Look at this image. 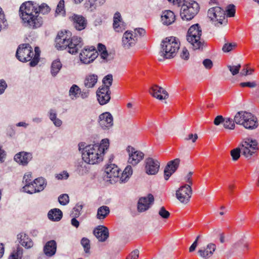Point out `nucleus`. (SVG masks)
I'll use <instances>...</instances> for the list:
<instances>
[{
    "label": "nucleus",
    "instance_id": "1",
    "mask_svg": "<svg viewBox=\"0 0 259 259\" xmlns=\"http://www.w3.org/2000/svg\"><path fill=\"white\" fill-rule=\"evenodd\" d=\"M51 10L50 7L45 3L38 6L36 3L28 1L23 3L20 7V15L25 26L31 29L40 27L43 20L39 13L46 14Z\"/></svg>",
    "mask_w": 259,
    "mask_h": 259
},
{
    "label": "nucleus",
    "instance_id": "2",
    "mask_svg": "<svg viewBox=\"0 0 259 259\" xmlns=\"http://www.w3.org/2000/svg\"><path fill=\"white\" fill-rule=\"evenodd\" d=\"M71 36L69 31L59 32L56 38V47L58 49H67L68 53L71 54H76L82 47L83 42L80 37Z\"/></svg>",
    "mask_w": 259,
    "mask_h": 259
},
{
    "label": "nucleus",
    "instance_id": "3",
    "mask_svg": "<svg viewBox=\"0 0 259 259\" xmlns=\"http://www.w3.org/2000/svg\"><path fill=\"white\" fill-rule=\"evenodd\" d=\"M109 146V141L107 139L102 140L100 145L96 144L87 145L85 151L82 152V159L90 164L100 162L102 161L103 155Z\"/></svg>",
    "mask_w": 259,
    "mask_h": 259
},
{
    "label": "nucleus",
    "instance_id": "4",
    "mask_svg": "<svg viewBox=\"0 0 259 259\" xmlns=\"http://www.w3.org/2000/svg\"><path fill=\"white\" fill-rule=\"evenodd\" d=\"M180 43L175 37H166L161 44V50L159 55V61L174 58L180 49Z\"/></svg>",
    "mask_w": 259,
    "mask_h": 259
},
{
    "label": "nucleus",
    "instance_id": "5",
    "mask_svg": "<svg viewBox=\"0 0 259 259\" xmlns=\"http://www.w3.org/2000/svg\"><path fill=\"white\" fill-rule=\"evenodd\" d=\"M202 30L198 24L192 25L188 30L187 40L194 50L203 49L204 41L201 38Z\"/></svg>",
    "mask_w": 259,
    "mask_h": 259
},
{
    "label": "nucleus",
    "instance_id": "6",
    "mask_svg": "<svg viewBox=\"0 0 259 259\" xmlns=\"http://www.w3.org/2000/svg\"><path fill=\"white\" fill-rule=\"evenodd\" d=\"M258 143L256 140L251 137L244 138L240 146L242 148V154L247 159L257 155L259 149Z\"/></svg>",
    "mask_w": 259,
    "mask_h": 259
},
{
    "label": "nucleus",
    "instance_id": "7",
    "mask_svg": "<svg viewBox=\"0 0 259 259\" xmlns=\"http://www.w3.org/2000/svg\"><path fill=\"white\" fill-rule=\"evenodd\" d=\"M198 4L194 1L186 2L181 9L180 16L183 20H192L199 11Z\"/></svg>",
    "mask_w": 259,
    "mask_h": 259
},
{
    "label": "nucleus",
    "instance_id": "8",
    "mask_svg": "<svg viewBox=\"0 0 259 259\" xmlns=\"http://www.w3.org/2000/svg\"><path fill=\"white\" fill-rule=\"evenodd\" d=\"M208 17L213 23L215 26L227 23L225 11L220 7H213L210 8L207 12Z\"/></svg>",
    "mask_w": 259,
    "mask_h": 259
},
{
    "label": "nucleus",
    "instance_id": "9",
    "mask_svg": "<svg viewBox=\"0 0 259 259\" xmlns=\"http://www.w3.org/2000/svg\"><path fill=\"white\" fill-rule=\"evenodd\" d=\"M33 55V49L30 45L28 44H23L18 47L16 56L20 61L26 62L31 61Z\"/></svg>",
    "mask_w": 259,
    "mask_h": 259
},
{
    "label": "nucleus",
    "instance_id": "10",
    "mask_svg": "<svg viewBox=\"0 0 259 259\" xmlns=\"http://www.w3.org/2000/svg\"><path fill=\"white\" fill-rule=\"evenodd\" d=\"M98 55L99 53L95 47H85L79 54V58L81 62L88 64L93 62Z\"/></svg>",
    "mask_w": 259,
    "mask_h": 259
},
{
    "label": "nucleus",
    "instance_id": "11",
    "mask_svg": "<svg viewBox=\"0 0 259 259\" xmlns=\"http://www.w3.org/2000/svg\"><path fill=\"white\" fill-rule=\"evenodd\" d=\"M192 188L190 185H184L176 191L177 198L183 203H187L191 197Z\"/></svg>",
    "mask_w": 259,
    "mask_h": 259
},
{
    "label": "nucleus",
    "instance_id": "12",
    "mask_svg": "<svg viewBox=\"0 0 259 259\" xmlns=\"http://www.w3.org/2000/svg\"><path fill=\"white\" fill-rule=\"evenodd\" d=\"M126 151L128 155V163L129 164L136 165L144 158V154L133 147L128 146L126 148Z\"/></svg>",
    "mask_w": 259,
    "mask_h": 259
},
{
    "label": "nucleus",
    "instance_id": "13",
    "mask_svg": "<svg viewBox=\"0 0 259 259\" xmlns=\"http://www.w3.org/2000/svg\"><path fill=\"white\" fill-rule=\"evenodd\" d=\"M145 170L148 175H155L158 173L160 168V162L151 157L145 160Z\"/></svg>",
    "mask_w": 259,
    "mask_h": 259
},
{
    "label": "nucleus",
    "instance_id": "14",
    "mask_svg": "<svg viewBox=\"0 0 259 259\" xmlns=\"http://www.w3.org/2000/svg\"><path fill=\"white\" fill-rule=\"evenodd\" d=\"M105 173L104 179L112 183V181L115 182V179L118 178L119 169L115 164H110L105 168Z\"/></svg>",
    "mask_w": 259,
    "mask_h": 259
},
{
    "label": "nucleus",
    "instance_id": "15",
    "mask_svg": "<svg viewBox=\"0 0 259 259\" xmlns=\"http://www.w3.org/2000/svg\"><path fill=\"white\" fill-rule=\"evenodd\" d=\"M98 122L103 130H109L113 125V116L109 112H104L99 115Z\"/></svg>",
    "mask_w": 259,
    "mask_h": 259
},
{
    "label": "nucleus",
    "instance_id": "16",
    "mask_svg": "<svg viewBox=\"0 0 259 259\" xmlns=\"http://www.w3.org/2000/svg\"><path fill=\"white\" fill-rule=\"evenodd\" d=\"M180 162V159L176 158L169 161L167 163L164 170V176L165 180H168L169 177L177 170Z\"/></svg>",
    "mask_w": 259,
    "mask_h": 259
},
{
    "label": "nucleus",
    "instance_id": "17",
    "mask_svg": "<svg viewBox=\"0 0 259 259\" xmlns=\"http://www.w3.org/2000/svg\"><path fill=\"white\" fill-rule=\"evenodd\" d=\"M154 200V197L151 194H148L147 197L140 198L138 203V211L144 212L148 210L153 203Z\"/></svg>",
    "mask_w": 259,
    "mask_h": 259
},
{
    "label": "nucleus",
    "instance_id": "18",
    "mask_svg": "<svg viewBox=\"0 0 259 259\" xmlns=\"http://www.w3.org/2000/svg\"><path fill=\"white\" fill-rule=\"evenodd\" d=\"M149 93L154 98L162 100L168 98L169 95L167 91L162 87L157 85H153L149 90Z\"/></svg>",
    "mask_w": 259,
    "mask_h": 259
},
{
    "label": "nucleus",
    "instance_id": "19",
    "mask_svg": "<svg viewBox=\"0 0 259 259\" xmlns=\"http://www.w3.org/2000/svg\"><path fill=\"white\" fill-rule=\"evenodd\" d=\"M110 88H99L97 91V96L99 103L102 105L107 104L110 99Z\"/></svg>",
    "mask_w": 259,
    "mask_h": 259
},
{
    "label": "nucleus",
    "instance_id": "20",
    "mask_svg": "<svg viewBox=\"0 0 259 259\" xmlns=\"http://www.w3.org/2000/svg\"><path fill=\"white\" fill-rule=\"evenodd\" d=\"M257 119L250 113H246L244 114L243 117V121H242V125L247 129H253L257 127Z\"/></svg>",
    "mask_w": 259,
    "mask_h": 259
},
{
    "label": "nucleus",
    "instance_id": "21",
    "mask_svg": "<svg viewBox=\"0 0 259 259\" xmlns=\"http://www.w3.org/2000/svg\"><path fill=\"white\" fill-rule=\"evenodd\" d=\"M216 249V245L212 243H208L206 247H202L198 250L199 256L204 258L208 259L210 258L213 254Z\"/></svg>",
    "mask_w": 259,
    "mask_h": 259
},
{
    "label": "nucleus",
    "instance_id": "22",
    "mask_svg": "<svg viewBox=\"0 0 259 259\" xmlns=\"http://www.w3.org/2000/svg\"><path fill=\"white\" fill-rule=\"evenodd\" d=\"M94 234L99 241H105L109 237V231L104 226H98L94 230Z\"/></svg>",
    "mask_w": 259,
    "mask_h": 259
},
{
    "label": "nucleus",
    "instance_id": "23",
    "mask_svg": "<svg viewBox=\"0 0 259 259\" xmlns=\"http://www.w3.org/2000/svg\"><path fill=\"white\" fill-rule=\"evenodd\" d=\"M136 36L131 32L126 31L123 35L122 44L125 49H129L136 43Z\"/></svg>",
    "mask_w": 259,
    "mask_h": 259
},
{
    "label": "nucleus",
    "instance_id": "24",
    "mask_svg": "<svg viewBox=\"0 0 259 259\" xmlns=\"http://www.w3.org/2000/svg\"><path fill=\"white\" fill-rule=\"evenodd\" d=\"M32 158L31 153L26 152H20L16 154L14 156L16 162L22 165H26Z\"/></svg>",
    "mask_w": 259,
    "mask_h": 259
},
{
    "label": "nucleus",
    "instance_id": "25",
    "mask_svg": "<svg viewBox=\"0 0 259 259\" xmlns=\"http://www.w3.org/2000/svg\"><path fill=\"white\" fill-rule=\"evenodd\" d=\"M71 20L74 27L77 30H82L87 26V21L82 16L74 14L72 16Z\"/></svg>",
    "mask_w": 259,
    "mask_h": 259
},
{
    "label": "nucleus",
    "instance_id": "26",
    "mask_svg": "<svg viewBox=\"0 0 259 259\" xmlns=\"http://www.w3.org/2000/svg\"><path fill=\"white\" fill-rule=\"evenodd\" d=\"M113 28L117 32H122L125 29V25L121 20V15L119 12H116L113 18Z\"/></svg>",
    "mask_w": 259,
    "mask_h": 259
},
{
    "label": "nucleus",
    "instance_id": "27",
    "mask_svg": "<svg viewBox=\"0 0 259 259\" xmlns=\"http://www.w3.org/2000/svg\"><path fill=\"white\" fill-rule=\"evenodd\" d=\"M57 243L54 240H50L48 241L44 247V252L45 254L48 256H52L56 252Z\"/></svg>",
    "mask_w": 259,
    "mask_h": 259
},
{
    "label": "nucleus",
    "instance_id": "28",
    "mask_svg": "<svg viewBox=\"0 0 259 259\" xmlns=\"http://www.w3.org/2000/svg\"><path fill=\"white\" fill-rule=\"evenodd\" d=\"M161 21L164 25H169L174 22L175 15L173 12L170 10H165L161 15Z\"/></svg>",
    "mask_w": 259,
    "mask_h": 259
},
{
    "label": "nucleus",
    "instance_id": "29",
    "mask_svg": "<svg viewBox=\"0 0 259 259\" xmlns=\"http://www.w3.org/2000/svg\"><path fill=\"white\" fill-rule=\"evenodd\" d=\"M19 243L26 248H30L33 246V242L26 234L21 233L17 235Z\"/></svg>",
    "mask_w": 259,
    "mask_h": 259
},
{
    "label": "nucleus",
    "instance_id": "30",
    "mask_svg": "<svg viewBox=\"0 0 259 259\" xmlns=\"http://www.w3.org/2000/svg\"><path fill=\"white\" fill-rule=\"evenodd\" d=\"M98 79V75L95 74L88 75L84 80V85L87 88H93L95 87Z\"/></svg>",
    "mask_w": 259,
    "mask_h": 259
},
{
    "label": "nucleus",
    "instance_id": "31",
    "mask_svg": "<svg viewBox=\"0 0 259 259\" xmlns=\"http://www.w3.org/2000/svg\"><path fill=\"white\" fill-rule=\"evenodd\" d=\"M48 217L52 221H59L62 218V212L58 208H54L49 211Z\"/></svg>",
    "mask_w": 259,
    "mask_h": 259
},
{
    "label": "nucleus",
    "instance_id": "32",
    "mask_svg": "<svg viewBox=\"0 0 259 259\" xmlns=\"http://www.w3.org/2000/svg\"><path fill=\"white\" fill-rule=\"evenodd\" d=\"M110 213V209L107 206H102L98 208L96 217L99 220L104 219Z\"/></svg>",
    "mask_w": 259,
    "mask_h": 259
},
{
    "label": "nucleus",
    "instance_id": "33",
    "mask_svg": "<svg viewBox=\"0 0 259 259\" xmlns=\"http://www.w3.org/2000/svg\"><path fill=\"white\" fill-rule=\"evenodd\" d=\"M133 174L132 167L131 165H127L122 173L119 178L121 183L126 182Z\"/></svg>",
    "mask_w": 259,
    "mask_h": 259
},
{
    "label": "nucleus",
    "instance_id": "34",
    "mask_svg": "<svg viewBox=\"0 0 259 259\" xmlns=\"http://www.w3.org/2000/svg\"><path fill=\"white\" fill-rule=\"evenodd\" d=\"M88 164L82 159V160L78 162L76 170L79 175H83L89 172V167L87 165Z\"/></svg>",
    "mask_w": 259,
    "mask_h": 259
},
{
    "label": "nucleus",
    "instance_id": "35",
    "mask_svg": "<svg viewBox=\"0 0 259 259\" xmlns=\"http://www.w3.org/2000/svg\"><path fill=\"white\" fill-rule=\"evenodd\" d=\"M62 68V63L58 59L54 60L51 65V73L53 76H56Z\"/></svg>",
    "mask_w": 259,
    "mask_h": 259
},
{
    "label": "nucleus",
    "instance_id": "36",
    "mask_svg": "<svg viewBox=\"0 0 259 259\" xmlns=\"http://www.w3.org/2000/svg\"><path fill=\"white\" fill-rule=\"evenodd\" d=\"M33 183L35 184L38 192L42 191L47 185L45 179L41 177L35 179L33 180Z\"/></svg>",
    "mask_w": 259,
    "mask_h": 259
},
{
    "label": "nucleus",
    "instance_id": "37",
    "mask_svg": "<svg viewBox=\"0 0 259 259\" xmlns=\"http://www.w3.org/2000/svg\"><path fill=\"white\" fill-rule=\"evenodd\" d=\"M22 190L23 191L31 194L38 192L37 189H36L35 185L33 183V181L29 183V184H24Z\"/></svg>",
    "mask_w": 259,
    "mask_h": 259
},
{
    "label": "nucleus",
    "instance_id": "38",
    "mask_svg": "<svg viewBox=\"0 0 259 259\" xmlns=\"http://www.w3.org/2000/svg\"><path fill=\"white\" fill-rule=\"evenodd\" d=\"M40 51L38 47L34 48V53L32 57V60L30 62L29 65L31 67L35 66L39 60Z\"/></svg>",
    "mask_w": 259,
    "mask_h": 259
},
{
    "label": "nucleus",
    "instance_id": "39",
    "mask_svg": "<svg viewBox=\"0 0 259 259\" xmlns=\"http://www.w3.org/2000/svg\"><path fill=\"white\" fill-rule=\"evenodd\" d=\"M23 255V249L18 247L9 256V259H21Z\"/></svg>",
    "mask_w": 259,
    "mask_h": 259
},
{
    "label": "nucleus",
    "instance_id": "40",
    "mask_svg": "<svg viewBox=\"0 0 259 259\" xmlns=\"http://www.w3.org/2000/svg\"><path fill=\"white\" fill-rule=\"evenodd\" d=\"M97 5V3H95V0H85L84 4L85 8L91 12L96 9Z\"/></svg>",
    "mask_w": 259,
    "mask_h": 259
},
{
    "label": "nucleus",
    "instance_id": "41",
    "mask_svg": "<svg viewBox=\"0 0 259 259\" xmlns=\"http://www.w3.org/2000/svg\"><path fill=\"white\" fill-rule=\"evenodd\" d=\"M80 89L76 84H73L69 90V95L73 96L71 98L72 99L74 98L76 99L78 97V94H79Z\"/></svg>",
    "mask_w": 259,
    "mask_h": 259
},
{
    "label": "nucleus",
    "instance_id": "42",
    "mask_svg": "<svg viewBox=\"0 0 259 259\" xmlns=\"http://www.w3.org/2000/svg\"><path fill=\"white\" fill-rule=\"evenodd\" d=\"M223 126L225 128L229 130H233L235 126L233 119L229 117L225 118Z\"/></svg>",
    "mask_w": 259,
    "mask_h": 259
},
{
    "label": "nucleus",
    "instance_id": "43",
    "mask_svg": "<svg viewBox=\"0 0 259 259\" xmlns=\"http://www.w3.org/2000/svg\"><path fill=\"white\" fill-rule=\"evenodd\" d=\"M225 13L228 17H234L236 12V7L233 4H230L226 7Z\"/></svg>",
    "mask_w": 259,
    "mask_h": 259
},
{
    "label": "nucleus",
    "instance_id": "44",
    "mask_svg": "<svg viewBox=\"0 0 259 259\" xmlns=\"http://www.w3.org/2000/svg\"><path fill=\"white\" fill-rule=\"evenodd\" d=\"M240 153H242V148L240 146L239 147L231 150V155L232 157L233 160L236 161L238 160L240 156Z\"/></svg>",
    "mask_w": 259,
    "mask_h": 259
},
{
    "label": "nucleus",
    "instance_id": "45",
    "mask_svg": "<svg viewBox=\"0 0 259 259\" xmlns=\"http://www.w3.org/2000/svg\"><path fill=\"white\" fill-rule=\"evenodd\" d=\"M246 113V112L243 111L238 112L234 116V118L233 119L234 123L235 122L236 124L242 125V121H243L244 115Z\"/></svg>",
    "mask_w": 259,
    "mask_h": 259
},
{
    "label": "nucleus",
    "instance_id": "46",
    "mask_svg": "<svg viewBox=\"0 0 259 259\" xmlns=\"http://www.w3.org/2000/svg\"><path fill=\"white\" fill-rule=\"evenodd\" d=\"M113 80L112 75L111 74H108L105 76L103 79V85L102 87H107L110 88L112 85Z\"/></svg>",
    "mask_w": 259,
    "mask_h": 259
},
{
    "label": "nucleus",
    "instance_id": "47",
    "mask_svg": "<svg viewBox=\"0 0 259 259\" xmlns=\"http://www.w3.org/2000/svg\"><path fill=\"white\" fill-rule=\"evenodd\" d=\"M81 244L84 248L85 252L88 253L90 249V241L89 239L83 237L81 240Z\"/></svg>",
    "mask_w": 259,
    "mask_h": 259
},
{
    "label": "nucleus",
    "instance_id": "48",
    "mask_svg": "<svg viewBox=\"0 0 259 259\" xmlns=\"http://www.w3.org/2000/svg\"><path fill=\"white\" fill-rule=\"evenodd\" d=\"M158 214L163 219H167L170 217V213L163 206L160 208L158 211Z\"/></svg>",
    "mask_w": 259,
    "mask_h": 259
},
{
    "label": "nucleus",
    "instance_id": "49",
    "mask_svg": "<svg viewBox=\"0 0 259 259\" xmlns=\"http://www.w3.org/2000/svg\"><path fill=\"white\" fill-rule=\"evenodd\" d=\"M227 67L231 72V74L233 75H235L239 73L241 68V65L238 64L237 65H228Z\"/></svg>",
    "mask_w": 259,
    "mask_h": 259
},
{
    "label": "nucleus",
    "instance_id": "50",
    "mask_svg": "<svg viewBox=\"0 0 259 259\" xmlns=\"http://www.w3.org/2000/svg\"><path fill=\"white\" fill-rule=\"evenodd\" d=\"M65 13L64 10V1L60 0L57 5L56 10V14H64Z\"/></svg>",
    "mask_w": 259,
    "mask_h": 259
},
{
    "label": "nucleus",
    "instance_id": "51",
    "mask_svg": "<svg viewBox=\"0 0 259 259\" xmlns=\"http://www.w3.org/2000/svg\"><path fill=\"white\" fill-rule=\"evenodd\" d=\"M58 201L61 205H65L69 202V196L66 194H62L58 197Z\"/></svg>",
    "mask_w": 259,
    "mask_h": 259
},
{
    "label": "nucleus",
    "instance_id": "52",
    "mask_svg": "<svg viewBox=\"0 0 259 259\" xmlns=\"http://www.w3.org/2000/svg\"><path fill=\"white\" fill-rule=\"evenodd\" d=\"M236 46V44L235 43H226L223 46L222 50L224 52H229L235 48Z\"/></svg>",
    "mask_w": 259,
    "mask_h": 259
},
{
    "label": "nucleus",
    "instance_id": "53",
    "mask_svg": "<svg viewBox=\"0 0 259 259\" xmlns=\"http://www.w3.org/2000/svg\"><path fill=\"white\" fill-rule=\"evenodd\" d=\"M189 53L187 49L185 48H183L180 53V57L185 60H188L189 58Z\"/></svg>",
    "mask_w": 259,
    "mask_h": 259
},
{
    "label": "nucleus",
    "instance_id": "54",
    "mask_svg": "<svg viewBox=\"0 0 259 259\" xmlns=\"http://www.w3.org/2000/svg\"><path fill=\"white\" fill-rule=\"evenodd\" d=\"M32 174L31 172H27L25 174L23 177V183L24 184H29L32 181Z\"/></svg>",
    "mask_w": 259,
    "mask_h": 259
},
{
    "label": "nucleus",
    "instance_id": "55",
    "mask_svg": "<svg viewBox=\"0 0 259 259\" xmlns=\"http://www.w3.org/2000/svg\"><path fill=\"white\" fill-rule=\"evenodd\" d=\"M202 64L206 69H210L213 66L212 61L209 59H204L202 62Z\"/></svg>",
    "mask_w": 259,
    "mask_h": 259
},
{
    "label": "nucleus",
    "instance_id": "56",
    "mask_svg": "<svg viewBox=\"0 0 259 259\" xmlns=\"http://www.w3.org/2000/svg\"><path fill=\"white\" fill-rule=\"evenodd\" d=\"M242 245L243 249H248V245L246 243H243V241L240 240L233 244V247L235 249H237L240 246Z\"/></svg>",
    "mask_w": 259,
    "mask_h": 259
},
{
    "label": "nucleus",
    "instance_id": "57",
    "mask_svg": "<svg viewBox=\"0 0 259 259\" xmlns=\"http://www.w3.org/2000/svg\"><path fill=\"white\" fill-rule=\"evenodd\" d=\"M225 120V118L223 117L222 115H218L215 117L214 119L213 123L215 125H219L221 123H223Z\"/></svg>",
    "mask_w": 259,
    "mask_h": 259
},
{
    "label": "nucleus",
    "instance_id": "58",
    "mask_svg": "<svg viewBox=\"0 0 259 259\" xmlns=\"http://www.w3.org/2000/svg\"><path fill=\"white\" fill-rule=\"evenodd\" d=\"M100 56L104 62H107L110 60V59L108 58L109 55L107 50L105 51L104 52H102V53H100Z\"/></svg>",
    "mask_w": 259,
    "mask_h": 259
},
{
    "label": "nucleus",
    "instance_id": "59",
    "mask_svg": "<svg viewBox=\"0 0 259 259\" xmlns=\"http://www.w3.org/2000/svg\"><path fill=\"white\" fill-rule=\"evenodd\" d=\"M240 85L242 87H249L250 88H255L256 86V84L255 82H244L240 83Z\"/></svg>",
    "mask_w": 259,
    "mask_h": 259
},
{
    "label": "nucleus",
    "instance_id": "60",
    "mask_svg": "<svg viewBox=\"0 0 259 259\" xmlns=\"http://www.w3.org/2000/svg\"><path fill=\"white\" fill-rule=\"evenodd\" d=\"M82 208V205L81 204H77L76 206L73 208V212H75L74 213V215L73 216L74 217H77L79 215V212ZM74 212H73V213Z\"/></svg>",
    "mask_w": 259,
    "mask_h": 259
},
{
    "label": "nucleus",
    "instance_id": "61",
    "mask_svg": "<svg viewBox=\"0 0 259 259\" xmlns=\"http://www.w3.org/2000/svg\"><path fill=\"white\" fill-rule=\"evenodd\" d=\"M7 87L6 82L4 79H0V95L4 92Z\"/></svg>",
    "mask_w": 259,
    "mask_h": 259
},
{
    "label": "nucleus",
    "instance_id": "62",
    "mask_svg": "<svg viewBox=\"0 0 259 259\" xmlns=\"http://www.w3.org/2000/svg\"><path fill=\"white\" fill-rule=\"evenodd\" d=\"M49 118L52 121L57 118V113L54 109H51L49 112Z\"/></svg>",
    "mask_w": 259,
    "mask_h": 259
},
{
    "label": "nucleus",
    "instance_id": "63",
    "mask_svg": "<svg viewBox=\"0 0 259 259\" xmlns=\"http://www.w3.org/2000/svg\"><path fill=\"white\" fill-rule=\"evenodd\" d=\"M139 250L136 249L131 252L128 258L129 259H137L139 257Z\"/></svg>",
    "mask_w": 259,
    "mask_h": 259
},
{
    "label": "nucleus",
    "instance_id": "64",
    "mask_svg": "<svg viewBox=\"0 0 259 259\" xmlns=\"http://www.w3.org/2000/svg\"><path fill=\"white\" fill-rule=\"evenodd\" d=\"M6 156V153L4 150L0 146V162H4Z\"/></svg>",
    "mask_w": 259,
    "mask_h": 259
}]
</instances>
